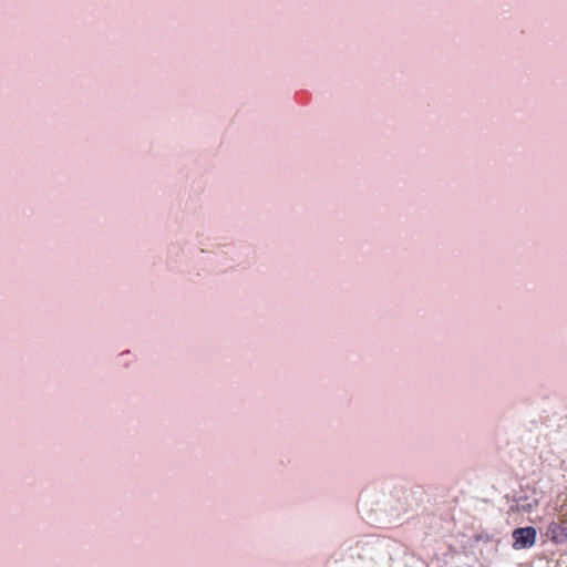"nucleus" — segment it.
I'll return each mask as SVG.
<instances>
[{"label":"nucleus","instance_id":"obj_1","mask_svg":"<svg viewBox=\"0 0 567 567\" xmlns=\"http://www.w3.org/2000/svg\"><path fill=\"white\" fill-rule=\"evenodd\" d=\"M516 548H530L536 542V529L534 527H519L513 532Z\"/></svg>","mask_w":567,"mask_h":567}]
</instances>
